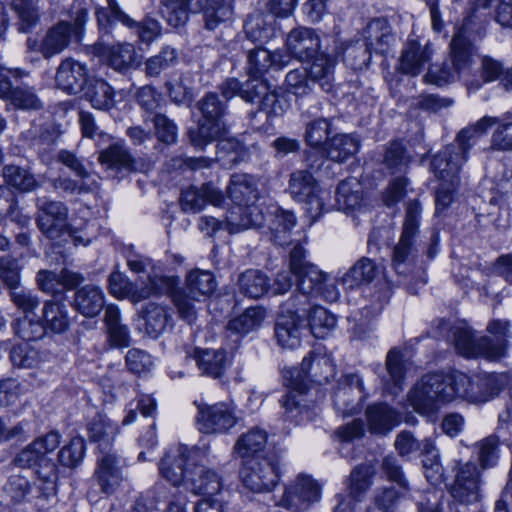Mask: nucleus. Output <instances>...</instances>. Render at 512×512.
Masks as SVG:
<instances>
[{"mask_svg":"<svg viewBox=\"0 0 512 512\" xmlns=\"http://www.w3.org/2000/svg\"><path fill=\"white\" fill-rule=\"evenodd\" d=\"M151 283L156 293L170 295L178 316L188 324H192L197 318L195 302L209 297L217 286L214 275L200 269H194L187 274L183 288L175 287V277L154 276Z\"/></svg>","mask_w":512,"mask_h":512,"instance_id":"nucleus-1","label":"nucleus"},{"mask_svg":"<svg viewBox=\"0 0 512 512\" xmlns=\"http://www.w3.org/2000/svg\"><path fill=\"white\" fill-rule=\"evenodd\" d=\"M234 19V0H210L202 13L204 29L216 31L227 27Z\"/></svg>","mask_w":512,"mask_h":512,"instance_id":"nucleus-32","label":"nucleus"},{"mask_svg":"<svg viewBox=\"0 0 512 512\" xmlns=\"http://www.w3.org/2000/svg\"><path fill=\"white\" fill-rule=\"evenodd\" d=\"M366 49L362 53V59L356 63L361 67L370 60L368 51H374L379 54L387 53L395 41V36L391 31L389 23L383 18H376L369 22L364 30Z\"/></svg>","mask_w":512,"mask_h":512,"instance_id":"nucleus-19","label":"nucleus"},{"mask_svg":"<svg viewBox=\"0 0 512 512\" xmlns=\"http://www.w3.org/2000/svg\"><path fill=\"white\" fill-rule=\"evenodd\" d=\"M160 13L167 23L175 28L183 26L189 15L182 0H161Z\"/></svg>","mask_w":512,"mask_h":512,"instance_id":"nucleus-60","label":"nucleus"},{"mask_svg":"<svg viewBox=\"0 0 512 512\" xmlns=\"http://www.w3.org/2000/svg\"><path fill=\"white\" fill-rule=\"evenodd\" d=\"M267 443V434L264 430L253 428L242 434L235 443L234 450L242 459L261 457L260 452Z\"/></svg>","mask_w":512,"mask_h":512,"instance_id":"nucleus-44","label":"nucleus"},{"mask_svg":"<svg viewBox=\"0 0 512 512\" xmlns=\"http://www.w3.org/2000/svg\"><path fill=\"white\" fill-rule=\"evenodd\" d=\"M102 165L108 168L126 171H138L136 161L133 159L129 150L120 143H114L102 150L98 156Z\"/></svg>","mask_w":512,"mask_h":512,"instance_id":"nucleus-43","label":"nucleus"},{"mask_svg":"<svg viewBox=\"0 0 512 512\" xmlns=\"http://www.w3.org/2000/svg\"><path fill=\"white\" fill-rule=\"evenodd\" d=\"M374 468L369 464H360L350 473L348 483V497L354 501H361L372 485Z\"/></svg>","mask_w":512,"mask_h":512,"instance_id":"nucleus-48","label":"nucleus"},{"mask_svg":"<svg viewBox=\"0 0 512 512\" xmlns=\"http://www.w3.org/2000/svg\"><path fill=\"white\" fill-rule=\"evenodd\" d=\"M407 492L401 490L399 487H383L378 488L374 492L373 503L375 507L381 512H396L400 500L406 495Z\"/></svg>","mask_w":512,"mask_h":512,"instance_id":"nucleus-58","label":"nucleus"},{"mask_svg":"<svg viewBox=\"0 0 512 512\" xmlns=\"http://www.w3.org/2000/svg\"><path fill=\"white\" fill-rule=\"evenodd\" d=\"M454 480L449 487L453 500L463 506H474L481 502L482 472L475 462H457L453 468Z\"/></svg>","mask_w":512,"mask_h":512,"instance_id":"nucleus-11","label":"nucleus"},{"mask_svg":"<svg viewBox=\"0 0 512 512\" xmlns=\"http://www.w3.org/2000/svg\"><path fill=\"white\" fill-rule=\"evenodd\" d=\"M288 191L291 197L305 205L311 222L321 215L324 203L319 196L316 180L307 170H298L290 175Z\"/></svg>","mask_w":512,"mask_h":512,"instance_id":"nucleus-12","label":"nucleus"},{"mask_svg":"<svg viewBox=\"0 0 512 512\" xmlns=\"http://www.w3.org/2000/svg\"><path fill=\"white\" fill-rule=\"evenodd\" d=\"M85 441L80 437L72 438L58 452V461L65 468L75 469L83 461L85 455Z\"/></svg>","mask_w":512,"mask_h":512,"instance_id":"nucleus-57","label":"nucleus"},{"mask_svg":"<svg viewBox=\"0 0 512 512\" xmlns=\"http://www.w3.org/2000/svg\"><path fill=\"white\" fill-rule=\"evenodd\" d=\"M244 31L246 36L254 43H265L271 34V28H269L264 20V17L257 13L250 15L244 23Z\"/></svg>","mask_w":512,"mask_h":512,"instance_id":"nucleus-64","label":"nucleus"},{"mask_svg":"<svg viewBox=\"0 0 512 512\" xmlns=\"http://www.w3.org/2000/svg\"><path fill=\"white\" fill-rule=\"evenodd\" d=\"M377 273L378 268L371 259L361 258L343 275L342 283L345 287L353 289L370 283Z\"/></svg>","mask_w":512,"mask_h":512,"instance_id":"nucleus-49","label":"nucleus"},{"mask_svg":"<svg viewBox=\"0 0 512 512\" xmlns=\"http://www.w3.org/2000/svg\"><path fill=\"white\" fill-rule=\"evenodd\" d=\"M420 216V203L417 200L407 202L402 234L392 255L393 268L399 275L407 276L412 270L413 239L418 233Z\"/></svg>","mask_w":512,"mask_h":512,"instance_id":"nucleus-10","label":"nucleus"},{"mask_svg":"<svg viewBox=\"0 0 512 512\" xmlns=\"http://www.w3.org/2000/svg\"><path fill=\"white\" fill-rule=\"evenodd\" d=\"M94 476L96 477L102 492L106 494L113 493L122 480L117 457L112 453H103V455L97 460V468Z\"/></svg>","mask_w":512,"mask_h":512,"instance_id":"nucleus-34","label":"nucleus"},{"mask_svg":"<svg viewBox=\"0 0 512 512\" xmlns=\"http://www.w3.org/2000/svg\"><path fill=\"white\" fill-rule=\"evenodd\" d=\"M320 498V486L309 476L298 475L285 486L279 505L295 511L307 510Z\"/></svg>","mask_w":512,"mask_h":512,"instance_id":"nucleus-15","label":"nucleus"},{"mask_svg":"<svg viewBox=\"0 0 512 512\" xmlns=\"http://www.w3.org/2000/svg\"><path fill=\"white\" fill-rule=\"evenodd\" d=\"M38 229L48 238L54 239L65 225L68 208L60 201L48 200L45 197L36 199Z\"/></svg>","mask_w":512,"mask_h":512,"instance_id":"nucleus-16","label":"nucleus"},{"mask_svg":"<svg viewBox=\"0 0 512 512\" xmlns=\"http://www.w3.org/2000/svg\"><path fill=\"white\" fill-rule=\"evenodd\" d=\"M224 487V478L216 471L194 464L187 474V488L195 494L217 495Z\"/></svg>","mask_w":512,"mask_h":512,"instance_id":"nucleus-25","label":"nucleus"},{"mask_svg":"<svg viewBox=\"0 0 512 512\" xmlns=\"http://www.w3.org/2000/svg\"><path fill=\"white\" fill-rule=\"evenodd\" d=\"M440 333H447V339L452 342L456 352L466 358L485 357L495 360L504 355V343L494 344L487 336L476 337L465 323L451 325L441 321L438 327Z\"/></svg>","mask_w":512,"mask_h":512,"instance_id":"nucleus-5","label":"nucleus"},{"mask_svg":"<svg viewBox=\"0 0 512 512\" xmlns=\"http://www.w3.org/2000/svg\"><path fill=\"white\" fill-rule=\"evenodd\" d=\"M286 45L291 55L303 62L320 54L319 36L311 28L293 29L287 36Z\"/></svg>","mask_w":512,"mask_h":512,"instance_id":"nucleus-24","label":"nucleus"},{"mask_svg":"<svg viewBox=\"0 0 512 512\" xmlns=\"http://www.w3.org/2000/svg\"><path fill=\"white\" fill-rule=\"evenodd\" d=\"M289 61L290 56L282 51L271 52L258 46L247 53V72L250 77L261 78L270 68L282 69Z\"/></svg>","mask_w":512,"mask_h":512,"instance_id":"nucleus-22","label":"nucleus"},{"mask_svg":"<svg viewBox=\"0 0 512 512\" xmlns=\"http://www.w3.org/2000/svg\"><path fill=\"white\" fill-rule=\"evenodd\" d=\"M334 374V365L330 356L322 353L310 352L300 364L298 377L322 383L328 382Z\"/></svg>","mask_w":512,"mask_h":512,"instance_id":"nucleus-30","label":"nucleus"},{"mask_svg":"<svg viewBox=\"0 0 512 512\" xmlns=\"http://www.w3.org/2000/svg\"><path fill=\"white\" fill-rule=\"evenodd\" d=\"M297 279L298 290L304 294L321 296L328 301H335L337 293L328 288V275L314 264H305L304 269L294 275Z\"/></svg>","mask_w":512,"mask_h":512,"instance_id":"nucleus-20","label":"nucleus"},{"mask_svg":"<svg viewBox=\"0 0 512 512\" xmlns=\"http://www.w3.org/2000/svg\"><path fill=\"white\" fill-rule=\"evenodd\" d=\"M239 292L251 299H259L270 290V279L261 270L247 269L238 276Z\"/></svg>","mask_w":512,"mask_h":512,"instance_id":"nucleus-40","label":"nucleus"},{"mask_svg":"<svg viewBox=\"0 0 512 512\" xmlns=\"http://www.w3.org/2000/svg\"><path fill=\"white\" fill-rule=\"evenodd\" d=\"M74 308L85 317H95L104 307V294L95 285L87 284L74 294Z\"/></svg>","mask_w":512,"mask_h":512,"instance_id":"nucleus-37","label":"nucleus"},{"mask_svg":"<svg viewBox=\"0 0 512 512\" xmlns=\"http://www.w3.org/2000/svg\"><path fill=\"white\" fill-rule=\"evenodd\" d=\"M311 60L312 64L307 70L309 80L318 83L323 91L330 92L333 88L336 60L324 53Z\"/></svg>","mask_w":512,"mask_h":512,"instance_id":"nucleus-42","label":"nucleus"},{"mask_svg":"<svg viewBox=\"0 0 512 512\" xmlns=\"http://www.w3.org/2000/svg\"><path fill=\"white\" fill-rule=\"evenodd\" d=\"M108 65L118 72H126L140 64L135 47L130 43H120L108 49Z\"/></svg>","mask_w":512,"mask_h":512,"instance_id":"nucleus-46","label":"nucleus"},{"mask_svg":"<svg viewBox=\"0 0 512 512\" xmlns=\"http://www.w3.org/2000/svg\"><path fill=\"white\" fill-rule=\"evenodd\" d=\"M311 333L315 338H325L336 326V317L321 306H314L307 315Z\"/></svg>","mask_w":512,"mask_h":512,"instance_id":"nucleus-54","label":"nucleus"},{"mask_svg":"<svg viewBox=\"0 0 512 512\" xmlns=\"http://www.w3.org/2000/svg\"><path fill=\"white\" fill-rule=\"evenodd\" d=\"M177 61V50L171 46H165L157 55L145 61V73L148 77H157L162 71L174 66Z\"/></svg>","mask_w":512,"mask_h":512,"instance_id":"nucleus-56","label":"nucleus"},{"mask_svg":"<svg viewBox=\"0 0 512 512\" xmlns=\"http://www.w3.org/2000/svg\"><path fill=\"white\" fill-rule=\"evenodd\" d=\"M107 342L114 348H126L130 345L129 328L121 322L120 311L115 305H107L104 314Z\"/></svg>","mask_w":512,"mask_h":512,"instance_id":"nucleus-35","label":"nucleus"},{"mask_svg":"<svg viewBox=\"0 0 512 512\" xmlns=\"http://www.w3.org/2000/svg\"><path fill=\"white\" fill-rule=\"evenodd\" d=\"M408 160L401 142L393 141L385 149L383 164L391 174L402 172L407 166Z\"/></svg>","mask_w":512,"mask_h":512,"instance_id":"nucleus-63","label":"nucleus"},{"mask_svg":"<svg viewBox=\"0 0 512 512\" xmlns=\"http://www.w3.org/2000/svg\"><path fill=\"white\" fill-rule=\"evenodd\" d=\"M266 317L264 308L256 306L246 309L241 315L230 320L227 329L245 335L259 329Z\"/></svg>","mask_w":512,"mask_h":512,"instance_id":"nucleus-50","label":"nucleus"},{"mask_svg":"<svg viewBox=\"0 0 512 512\" xmlns=\"http://www.w3.org/2000/svg\"><path fill=\"white\" fill-rule=\"evenodd\" d=\"M361 195L358 190H353L351 182L344 180L336 189L335 205L338 210L348 212L360 206Z\"/></svg>","mask_w":512,"mask_h":512,"instance_id":"nucleus-61","label":"nucleus"},{"mask_svg":"<svg viewBox=\"0 0 512 512\" xmlns=\"http://www.w3.org/2000/svg\"><path fill=\"white\" fill-rule=\"evenodd\" d=\"M193 358L202 375L213 379H219L224 375L227 367L225 350L196 348Z\"/></svg>","mask_w":512,"mask_h":512,"instance_id":"nucleus-33","label":"nucleus"},{"mask_svg":"<svg viewBox=\"0 0 512 512\" xmlns=\"http://www.w3.org/2000/svg\"><path fill=\"white\" fill-rule=\"evenodd\" d=\"M107 7H100L96 10V18L100 29L108 28L114 22H120L124 26L132 29L142 43H151L161 34V24L152 17H145L142 21L137 22L127 15L120 7L117 0H106Z\"/></svg>","mask_w":512,"mask_h":512,"instance_id":"nucleus-8","label":"nucleus"},{"mask_svg":"<svg viewBox=\"0 0 512 512\" xmlns=\"http://www.w3.org/2000/svg\"><path fill=\"white\" fill-rule=\"evenodd\" d=\"M331 122L326 118H317L306 124L305 141L311 147H319L328 141Z\"/></svg>","mask_w":512,"mask_h":512,"instance_id":"nucleus-62","label":"nucleus"},{"mask_svg":"<svg viewBox=\"0 0 512 512\" xmlns=\"http://www.w3.org/2000/svg\"><path fill=\"white\" fill-rule=\"evenodd\" d=\"M258 104V110L249 113V118L251 121L257 117L259 112H265L266 119H271L273 117L283 115L285 111L283 101L280 99L275 90H271L270 85L266 90V94H263Z\"/></svg>","mask_w":512,"mask_h":512,"instance_id":"nucleus-59","label":"nucleus"},{"mask_svg":"<svg viewBox=\"0 0 512 512\" xmlns=\"http://www.w3.org/2000/svg\"><path fill=\"white\" fill-rule=\"evenodd\" d=\"M466 161L467 156L460 154L454 146L447 145L433 156L430 168L442 182L458 187L460 183L459 173Z\"/></svg>","mask_w":512,"mask_h":512,"instance_id":"nucleus-17","label":"nucleus"},{"mask_svg":"<svg viewBox=\"0 0 512 512\" xmlns=\"http://www.w3.org/2000/svg\"><path fill=\"white\" fill-rule=\"evenodd\" d=\"M11 8L18 16V29L23 33L29 32L39 22V0H12Z\"/></svg>","mask_w":512,"mask_h":512,"instance_id":"nucleus-52","label":"nucleus"},{"mask_svg":"<svg viewBox=\"0 0 512 512\" xmlns=\"http://www.w3.org/2000/svg\"><path fill=\"white\" fill-rule=\"evenodd\" d=\"M88 431L90 439L99 442V447L105 450L114 440L118 428L106 416L98 414L89 423Z\"/></svg>","mask_w":512,"mask_h":512,"instance_id":"nucleus-53","label":"nucleus"},{"mask_svg":"<svg viewBox=\"0 0 512 512\" xmlns=\"http://www.w3.org/2000/svg\"><path fill=\"white\" fill-rule=\"evenodd\" d=\"M296 224V218L290 211L278 209L270 225L271 240L279 246L291 244L290 231Z\"/></svg>","mask_w":512,"mask_h":512,"instance_id":"nucleus-51","label":"nucleus"},{"mask_svg":"<svg viewBox=\"0 0 512 512\" xmlns=\"http://www.w3.org/2000/svg\"><path fill=\"white\" fill-rule=\"evenodd\" d=\"M365 416L370 433L380 436L387 435L401 422L400 413L385 403L369 405Z\"/></svg>","mask_w":512,"mask_h":512,"instance_id":"nucleus-28","label":"nucleus"},{"mask_svg":"<svg viewBox=\"0 0 512 512\" xmlns=\"http://www.w3.org/2000/svg\"><path fill=\"white\" fill-rule=\"evenodd\" d=\"M456 372L424 375L410 390L408 400L418 413L430 416L457 397Z\"/></svg>","mask_w":512,"mask_h":512,"instance_id":"nucleus-4","label":"nucleus"},{"mask_svg":"<svg viewBox=\"0 0 512 512\" xmlns=\"http://www.w3.org/2000/svg\"><path fill=\"white\" fill-rule=\"evenodd\" d=\"M88 21V10L82 6L72 8L70 21L60 20L51 26L40 40L28 37L26 48L28 52H38L44 59L61 54L69 45L72 38L81 41Z\"/></svg>","mask_w":512,"mask_h":512,"instance_id":"nucleus-3","label":"nucleus"},{"mask_svg":"<svg viewBox=\"0 0 512 512\" xmlns=\"http://www.w3.org/2000/svg\"><path fill=\"white\" fill-rule=\"evenodd\" d=\"M359 149L358 140L348 134H337L326 142L327 157L335 162H344Z\"/></svg>","mask_w":512,"mask_h":512,"instance_id":"nucleus-47","label":"nucleus"},{"mask_svg":"<svg viewBox=\"0 0 512 512\" xmlns=\"http://www.w3.org/2000/svg\"><path fill=\"white\" fill-rule=\"evenodd\" d=\"M143 324L140 327L151 339L159 338L168 328L173 326V318L169 310L156 303H147L139 313Z\"/></svg>","mask_w":512,"mask_h":512,"instance_id":"nucleus-27","label":"nucleus"},{"mask_svg":"<svg viewBox=\"0 0 512 512\" xmlns=\"http://www.w3.org/2000/svg\"><path fill=\"white\" fill-rule=\"evenodd\" d=\"M61 435L57 431L36 438L32 443L21 450L14 459L17 466L33 469L38 480L40 496L49 497L56 493L58 481V468L48 456L60 444Z\"/></svg>","mask_w":512,"mask_h":512,"instance_id":"nucleus-2","label":"nucleus"},{"mask_svg":"<svg viewBox=\"0 0 512 512\" xmlns=\"http://www.w3.org/2000/svg\"><path fill=\"white\" fill-rule=\"evenodd\" d=\"M3 177L9 186L24 193L34 191L39 186L33 174L16 165L5 166Z\"/></svg>","mask_w":512,"mask_h":512,"instance_id":"nucleus-55","label":"nucleus"},{"mask_svg":"<svg viewBox=\"0 0 512 512\" xmlns=\"http://www.w3.org/2000/svg\"><path fill=\"white\" fill-rule=\"evenodd\" d=\"M199 421L205 433H224L236 424L237 417L229 405L217 403L201 408Z\"/></svg>","mask_w":512,"mask_h":512,"instance_id":"nucleus-23","label":"nucleus"},{"mask_svg":"<svg viewBox=\"0 0 512 512\" xmlns=\"http://www.w3.org/2000/svg\"><path fill=\"white\" fill-rule=\"evenodd\" d=\"M89 80L87 65L72 58L62 60L55 74L57 87L70 95L82 92Z\"/></svg>","mask_w":512,"mask_h":512,"instance_id":"nucleus-18","label":"nucleus"},{"mask_svg":"<svg viewBox=\"0 0 512 512\" xmlns=\"http://www.w3.org/2000/svg\"><path fill=\"white\" fill-rule=\"evenodd\" d=\"M457 397L470 403H485L494 398L501 390L497 377L493 374L469 377L456 372Z\"/></svg>","mask_w":512,"mask_h":512,"instance_id":"nucleus-13","label":"nucleus"},{"mask_svg":"<svg viewBox=\"0 0 512 512\" xmlns=\"http://www.w3.org/2000/svg\"><path fill=\"white\" fill-rule=\"evenodd\" d=\"M432 53L430 44L422 45L419 41L410 39L402 49L396 70L415 77L423 71L425 65L430 61Z\"/></svg>","mask_w":512,"mask_h":512,"instance_id":"nucleus-21","label":"nucleus"},{"mask_svg":"<svg viewBox=\"0 0 512 512\" xmlns=\"http://www.w3.org/2000/svg\"><path fill=\"white\" fill-rule=\"evenodd\" d=\"M199 452V449L186 445H179L176 449L168 451L159 463L161 476L173 486L182 483L187 486V474L194 465V456Z\"/></svg>","mask_w":512,"mask_h":512,"instance_id":"nucleus-14","label":"nucleus"},{"mask_svg":"<svg viewBox=\"0 0 512 512\" xmlns=\"http://www.w3.org/2000/svg\"><path fill=\"white\" fill-rule=\"evenodd\" d=\"M263 223L264 215L255 205L236 206L228 212L225 218V227L230 233L260 227Z\"/></svg>","mask_w":512,"mask_h":512,"instance_id":"nucleus-31","label":"nucleus"},{"mask_svg":"<svg viewBox=\"0 0 512 512\" xmlns=\"http://www.w3.org/2000/svg\"><path fill=\"white\" fill-rule=\"evenodd\" d=\"M222 192L211 183L203 184L200 188L190 187L182 192L180 202L185 212L197 213L207 202L218 206L223 202Z\"/></svg>","mask_w":512,"mask_h":512,"instance_id":"nucleus-26","label":"nucleus"},{"mask_svg":"<svg viewBox=\"0 0 512 512\" xmlns=\"http://www.w3.org/2000/svg\"><path fill=\"white\" fill-rule=\"evenodd\" d=\"M243 485L252 492L272 491L280 479L279 460L276 455L247 458L240 471Z\"/></svg>","mask_w":512,"mask_h":512,"instance_id":"nucleus-9","label":"nucleus"},{"mask_svg":"<svg viewBox=\"0 0 512 512\" xmlns=\"http://www.w3.org/2000/svg\"><path fill=\"white\" fill-rule=\"evenodd\" d=\"M197 107L202 114V120L196 129L188 131V135L194 146L203 147L220 135L227 106L219 99L217 93L210 92L198 101Z\"/></svg>","mask_w":512,"mask_h":512,"instance_id":"nucleus-7","label":"nucleus"},{"mask_svg":"<svg viewBox=\"0 0 512 512\" xmlns=\"http://www.w3.org/2000/svg\"><path fill=\"white\" fill-rule=\"evenodd\" d=\"M152 278H149L150 287L137 290L125 275L119 271H114L108 279L109 290L116 297L130 298L133 302H140L149 298L152 294H157L151 283Z\"/></svg>","mask_w":512,"mask_h":512,"instance_id":"nucleus-39","label":"nucleus"},{"mask_svg":"<svg viewBox=\"0 0 512 512\" xmlns=\"http://www.w3.org/2000/svg\"><path fill=\"white\" fill-rule=\"evenodd\" d=\"M403 355L398 348L389 350L386 356V375L382 376L383 388L391 395H397L403 389L405 371Z\"/></svg>","mask_w":512,"mask_h":512,"instance_id":"nucleus-38","label":"nucleus"},{"mask_svg":"<svg viewBox=\"0 0 512 512\" xmlns=\"http://www.w3.org/2000/svg\"><path fill=\"white\" fill-rule=\"evenodd\" d=\"M83 92L85 99L96 109L108 111L115 105V91L103 79L91 77Z\"/></svg>","mask_w":512,"mask_h":512,"instance_id":"nucleus-41","label":"nucleus"},{"mask_svg":"<svg viewBox=\"0 0 512 512\" xmlns=\"http://www.w3.org/2000/svg\"><path fill=\"white\" fill-rule=\"evenodd\" d=\"M44 330L48 329L53 333H62L69 327L68 310L65 303L61 301H46L42 311Z\"/></svg>","mask_w":512,"mask_h":512,"instance_id":"nucleus-45","label":"nucleus"},{"mask_svg":"<svg viewBox=\"0 0 512 512\" xmlns=\"http://www.w3.org/2000/svg\"><path fill=\"white\" fill-rule=\"evenodd\" d=\"M472 52L471 41L466 37L464 29L459 28L450 43V58L441 66L431 65L423 77L424 82L443 86L455 81L461 72L470 67Z\"/></svg>","mask_w":512,"mask_h":512,"instance_id":"nucleus-6","label":"nucleus"},{"mask_svg":"<svg viewBox=\"0 0 512 512\" xmlns=\"http://www.w3.org/2000/svg\"><path fill=\"white\" fill-rule=\"evenodd\" d=\"M304 320L301 317L280 312L275 322V338L282 348L295 349L300 345Z\"/></svg>","mask_w":512,"mask_h":512,"instance_id":"nucleus-29","label":"nucleus"},{"mask_svg":"<svg viewBox=\"0 0 512 512\" xmlns=\"http://www.w3.org/2000/svg\"><path fill=\"white\" fill-rule=\"evenodd\" d=\"M228 196L236 206L254 205L258 198L256 181L249 174H234L227 187Z\"/></svg>","mask_w":512,"mask_h":512,"instance_id":"nucleus-36","label":"nucleus"}]
</instances>
